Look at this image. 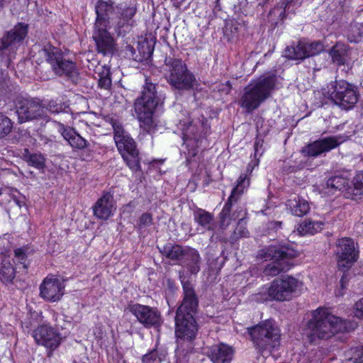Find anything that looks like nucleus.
Instances as JSON below:
<instances>
[{"label": "nucleus", "mask_w": 363, "mask_h": 363, "mask_svg": "<svg viewBox=\"0 0 363 363\" xmlns=\"http://www.w3.org/2000/svg\"><path fill=\"white\" fill-rule=\"evenodd\" d=\"M235 233H237L241 237H246L248 235V231L245 227H243L241 225V222H240L239 226H238V228H236Z\"/></svg>", "instance_id": "nucleus-44"}, {"label": "nucleus", "mask_w": 363, "mask_h": 363, "mask_svg": "<svg viewBox=\"0 0 363 363\" xmlns=\"http://www.w3.org/2000/svg\"><path fill=\"white\" fill-rule=\"evenodd\" d=\"M178 128L182 133V139L186 147L197 144L198 137L203 130L204 123L200 118H186L180 120Z\"/></svg>", "instance_id": "nucleus-18"}, {"label": "nucleus", "mask_w": 363, "mask_h": 363, "mask_svg": "<svg viewBox=\"0 0 363 363\" xmlns=\"http://www.w3.org/2000/svg\"><path fill=\"white\" fill-rule=\"evenodd\" d=\"M302 283L298 279L289 276L284 277L274 280L269 286H264L257 299L260 301H289L300 291Z\"/></svg>", "instance_id": "nucleus-6"}, {"label": "nucleus", "mask_w": 363, "mask_h": 363, "mask_svg": "<svg viewBox=\"0 0 363 363\" xmlns=\"http://www.w3.org/2000/svg\"><path fill=\"white\" fill-rule=\"evenodd\" d=\"M323 50V44L318 41L312 43L299 41L296 46L286 48L285 56L291 60H303L318 55Z\"/></svg>", "instance_id": "nucleus-19"}, {"label": "nucleus", "mask_w": 363, "mask_h": 363, "mask_svg": "<svg viewBox=\"0 0 363 363\" xmlns=\"http://www.w3.org/2000/svg\"><path fill=\"white\" fill-rule=\"evenodd\" d=\"M347 36L351 43H357L363 40V23H352L347 29Z\"/></svg>", "instance_id": "nucleus-30"}, {"label": "nucleus", "mask_w": 363, "mask_h": 363, "mask_svg": "<svg viewBox=\"0 0 363 363\" xmlns=\"http://www.w3.org/2000/svg\"><path fill=\"white\" fill-rule=\"evenodd\" d=\"M295 255L294 251L284 247H271L259 254V256L265 260H272L264 269V273L268 276H275L281 271L286 270L287 268L285 264L288 262L287 259Z\"/></svg>", "instance_id": "nucleus-10"}, {"label": "nucleus", "mask_w": 363, "mask_h": 363, "mask_svg": "<svg viewBox=\"0 0 363 363\" xmlns=\"http://www.w3.org/2000/svg\"><path fill=\"white\" fill-rule=\"evenodd\" d=\"M59 130L64 139L66 140L73 148L84 149L88 146V142L73 129L66 128L62 124H60Z\"/></svg>", "instance_id": "nucleus-26"}, {"label": "nucleus", "mask_w": 363, "mask_h": 363, "mask_svg": "<svg viewBox=\"0 0 363 363\" xmlns=\"http://www.w3.org/2000/svg\"><path fill=\"white\" fill-rule=\"evenodd\" d=\"M292 1L293 0H286V3L285 4L284 6V11L289 9V3Z\"/></svg>", "instance_id": "nucleus-50"}, {"label": "nucleus", "mask_w": 363, "mask_h": 363, "mask_svg": "<svg viewBox=\"0 0 363 363\" xmlns=\"http://www.w3.org/2000/svg\"><path fill=\"white\" fill-rule=\"evenodd\" d=\"M156 354L155 352H151L149 354H147L143 357V363H152L153 362H157Z\"/></svg>", "instance_id": "nucleus-43"}, {"label": "nucleus", "mask_w": 363, "mask_h": 363, "mask_svg": "<svg viewBox=\"0 0 363 363\" xmlns=\"http://www.w3.org/2000/svg\"><path fill=\"white\" fill-rule=\"evenodd\" d=\"M32 336L38 345L46 348L48 356L60 346L62 339L57 330L48 325H39L33 331Z\"/></svg>", "instance_id": "nucleus-15"}, {"label": "nucleus", "mask_w": 363, "mask_h": 363, "mask_svg": "<svg viewBox=\"0 0 363 363\" xmlns=\"http://www.w3.org/2000/svg\"><path fill=\"white\" fill-rule=\"evenodd\" d=\"M354 315L359 318L363 319V297L359 298L354 305Z\"/></svg>", "instance_id": "nucleus-39"}, {"label": "nucleus", "mask_w": 363, "mask_h": 363, "mask_svg": "<svg viewBox=\"0 0 363 363\" xmlns=\"http://www.w3.org/2000/svg\"><path fill=\"white\" fill-rule=\"evenodd\" d=\"M99 85L104 89H108L111 86V79L109 77H101L99 80Z\"/></svg>", "instance_id": "nucleus-41"}, {"label": "nucleus", "mask_w": 363, "mask_h": 363, "mask_svg": "<svg viewBox=\"0 0 363 363\" xmlns=\"http://www.w3.org/2000/svg\"><path fill=\"white\" fill-rule=\"evenodd\" d=\"M311 318L303 329V335L311 342L315 339H328L346 328L344 320L331 313L328 309L319 308L313 311Z\"/></svg>", "instance_id": "nucleus-2"}, {"label": "nucleus", "mask_w": 363, "mask_h": 363, "mask_svg": "<svg viewBox=\"0 0 363 363\" xmlns=\"http://www.w3.org/2000/svg\"><path fill=\"white\" fill-rule=\"evenodd\" d=\"M112 7L108 5L106 1H100L96 6V13L97 19L96 21V30L93 34V38L96 43L99 52L104 55L113 54V40L111 34L106 29L101 28L102 22L108 16V12L111 13Z\"/></svg>", "instance_id": "nucleus-7"}, {"label": "nucleus", "mask_w": 363, "mask_h": 363, "mask_svg": "<svg viewBox=\"0 0 363 363\" xmlns=\"http://www.w3.org/2000/svg\"><path fill=\"white\" fill-rule=\"evenodd\" d=\"M333 91L330 97L335 104L343 109L352 108L357 102L359 94L357 88L344 80L336 81L331 84Z\"/></svg>", "instance_id": "nucleus-13"}, {"label": "nucleus", "mask_w": 363, "mask_h": 363, "mask_svg": "<svg viewBox=\"0 0 363 363\" xmlns=\"http://www.w3.org/2000/svg\"><path fill=\"white\" fill-rule=\"evenodd\" d=\"M26 152L24 158L29 165L38 169H43L45 167V159L41 153H30L27 150Z\"/></svg>", "instance_id": "nucleus-31"}, {"label": "nucleus", "mask_w": 363, "mask_h": 363, "mask_svg": "<svg viewBox=\"0 0 363 363\" xmlns=\"http://www.w3.org/2000/svg\"><path fill=\"white\" fill-rule=\"evenodd\" d=\"M64 105L61 103H57L55 101H50L47 107L45 108V111H48L52 113H58L64 110Z\"/></svg>", "instance_id": "nucleus-37"}, {"label": "nucleus", "mask_w": 363, "mask_h": 363, "mask_svg": "<svg viewBox=\"0 0 363 363\" xmlns=\"http://www.w3.org/2000/svg\"><path fill=\"white\" fill-rule=\"evenodd\" d=\"M342 143L340 137L323 138L308 144L302 150V152L306 156L315 157L335 149Z\"/></svg>", "instance_id": "nucleus-21"}, {"label": "nucleus", "mask_w": 363, "mask_h": 363, "mask_svg": "<svg viewBox=\"0 0 363 363\" xmlns=\"http://www.w3.org/2000/svg\"><path fill=\"white\" fill-rule=\"evenodd\" d=\"M28 33V26L23 23H18L13 29L6 32L0 38V52H4L9 48H13L21 43Z\"/></svg>", "instance_id": "nucleus-22"}, {"label": "nucleus", "mask_w": 363, "mask_h": 363, "mask_svg": "<svg viewBox=\"0 0 363 363\" xmlns=\"http://www.w3.org/2000/svg\"><path fill=\"white\" fill-rule=\"evenodd\" d=\"M152 218L151 214L145 213H143L139 218L138 225L140 229L146 228L152 224Z\"/></svg>", "instance_id": "nucleus-38"}, {"label": "nucleus", "mask_w": 363, "mask_h": 363, "mask_svg": "<svg viewBox=\"0 0 363 363\" xmlns=\"http://www.w3.org/2000/svg\"><path fill=\"white\" fill-rule=\"evenodd\" d=\"M128 310L146 328L158 327L161 324V315L156 308L135 303L130 305Z\"/></svg>", "instance_id": "nucleus-17"}, {"label": "nucleus", "mask_w": 363, "mask_h": 363, "mask_svg": "<svg viewBox=\"0 0 363 363\" xmlns=\"http://www.w3.org/2000/svg\"><path fill=\"white\" fill-rule=\"evenodd\" d=\"M194 220L204 228H209L212 221V216L202 209L194 212Z\"/></svg>", "instance_id": "nucleus-32"}, {"label": "nucleus", "mask_w": 363, "mask_h": 363, "mask_svg": "<svg viewBox=\"0 0 363 363\" xmlns=\"http://www.w3.org/2000/svg\"><path fill=\"white\" fill-rule=\"evenodd\" d=\"M247 333L259 352L270 354L281 345V330L274 320L269 319L247 328Z\"/></svg>", "instance_id": "nucleus-4"}, {"label": "nucleus", "mask_w": 363, "mask_h": 363, "mask_svg": "<svg viewBox=\"0 0 363 363\" xmlns=\"http://www.w3.org/2000/svg\"><path fill=\"white\" fill-rule=\"evenodd\" d=\"M345 48L342 44H336L333 47L330 52V55L334 62L337 64L343 63V55L345 53Z\"/></svg>", "instance_id": "nucleus-35"}, {"label": "nucleus", "mask_w": 363, "mask_h": 363, "mask_svg": "<svg viewBox=\"0 0 363 363\" xmlns=\"http://www.w3.org/2000/svg\"><path fill=\"white\" fill-rule=\"evenodd\" d=\"M336 256L338 267L342 270L349 269L359 256L354 242L347 238L339 239L336 243Z\"/></svg>", "instance_id": "nucleus-16"}, {"label": "nucleus", "mask_w": 363, "mask_h": 363, "mask_svg": "<svg viewBox=\"0 0 363 363\" xmlns=\"http://www.w3.org/2000/svg\"><path fill=\"white\" fill-rule=\"evenodd\" d=\"M65 284L61 279L54 277H48L40 286V296L50 302L60 301L65 294Z\"/></svg>", "instance_id": "nucleus-20"}, {"label": "nucleus", "mask_w": 363, "mask_h": 363, "mask_svg": "<svg viewBox=\"0 0 363 363\" xmlns=\"http://www.w3.org/2000/svg\"><path fill=\"white\" fill-rule=\"evenodd\" d=\"M184 298L175 317V334L178 338L191 340L195 337L198 328L194 314L196 311L198 300L192 284L181 277Z\"/></svg>", "instance_id": "nucleus-1"}, {"label": "nucleus", "mask_w": 363, "mask_h": 363, "mask_svg": "<svg viewBox=\"0 0 363 363\" xmlns=\"http://www.w3.org/2000/svg\"><path fill=\"white\" fill-rule=\"evenodd\" d=\"M259 145L260 146L262 145L259 144V141H257V142L255 143V157L259 154Z\"/></svg>", "instance_id": "nucleus-47"}, {"label": "nucleus", "mask_w": 363, "mask_h": 363, "mask_svg": "<svg viewBox=\"0 0 363 363\" xmlns=\"http://www.w3.org/2000/svg\"><path fill=\"white\" fill-rule=\"evenodd\" d=\"M228 26H230V28L232 35H235V34H237L239 32L240 29L241 28V27L242 26L238 21H232L230 23V24L228 23L227 25V28H228Z\"/></svg>", "instance_id": "nucleus-42"}, {"label": "nucleus", "mask_w": 363, "mask_h": 363, "mask_svg": "<svg viewBox=\"0 0 363 363\" xmlns=\"http://www.w3.org/2000/svg\"><path fill=\"white\" fill-rule=\"evenodd\" d=\"M165 69L167 82L175 89H189L196 83L195 77L181 60L166 59Z\"/></svg>", "instance_id": "nucleus-8"}, {"label": "nucleus", "mask_w": 363, "mask_h": 363, "mask_svg": "<svg viewBox=\"0 0 363 363\" xmlns=\"http://www.w3.org/2000/svg\"><path fill=\"white\" fill-rule=\"evenodd\" d=\"M15 277V269L11 263L9 257H4L0 263V281L10 283Z\"/></svg>", "instance_id": "nucleus-29"}, {"label": "nucleus", "mask_w": 363, "mask_h": 363, "mask_svg": "<svg viewBox=\"0 0 363 363\" xmlns=\"http://www.w3.org/2000/svg\"><path fill=\"white\" fill-rule=\"evenodd\" d=\"M250 186V179L247 174H241L238 179L236 186L233 188L231 195L229 198L228 203H232L233 201H236L240 196H241L247 189ZM230 211L229 203H227L223 208L220 213L221 223L223 225H228L226 223L227 218Z\"/></svg>", "instance_id": "nucleus-23"}, {"label": "nucleus", "mask_w": 363, "mask_h": 363, "mask_svg": "<svg viewBox=\"0 0 363 363\" xmlns=\"http://www.w3.org/2000/svg\"><path fill=\"white\" fill-rule=\"evenodd\" d=\"M164 99L155 91V85L146 82L142 96L135 103V111L140 123V127L147 133L155 132L157 119L154 111L157 106L163 103Z\"/></svg>", "instance_id": "nucleus-3"}, {"label": "nucleus", "mask_w": 363, "mask_h": 363, "mask_svg": "<svg viewBox=\"0 0 363 363\" xmlns=\"http://www.w3.org/2000/svg\"><path fill=\"white\" fill-rule=\"evenodd\" d=\"M324 223L319 221H312L306 220L301 223L297 227V233L301 235H313L320 231L323 227Z\"/></svg>", "instance_id": "nucleus-28"}, {"label": "nucleus", "mask_w": 363, "mask_h": 363, "mask_svg": "<svg viewBox=\"0 0 363 363\" xmlns=\"http://www.w3.org/2000/svg\"><path fill=\"white\" fill-rule=\"evenodd\" d=\"M223 90L225 91L226 93H228L230 90V86L228 83L224 85V88Z\"/></svg>", "instance_id": "nucleus-49"}, {"label": "nucleus", "mask_w": 363, "mask_h": 363, "mask_svg": "<svg viewBox=\"0 0 363 363\" xmlns=\"http://www.w3.org/2000/svg\"><path fill=\"white\" fill-rule=\"evenodd\" d=\"M127 101L124 98L121 99V101H119V104H122L123 106H124L125 104H126Z\"/></svg>", "instance_id": "nucleus-51"}, {"label": "nucleus", "mask_w": 363, "mask_h": 363, "mask_svg": "<svg viewBox=\"0 0 363 363\" xmlns=\"http://www.w3.org/2000/svg\"><path fill=\"white\" fill-rule=\"evenodd\" d=\"M115 144L121 157L133 171L140 169V159L134 140L121 125L115 123Z\"/></svg>", "instance_id": "nucleus-9"}, {"label": "nucleus", "mask_w": 363, "mask_h": 363, "mask_svg": "<svg viewBox=\"0 0 363 363\" xmlns=\"http://www.w3.org/2000/svg\"><path fill=\"white\" fill-rule=\"evenodd\" d=\"M164 251L167 257L172 259H177L182 255V247L179 245L167 246L164 247Z\"/></svg>", "instance_id": "nucleus-36"}, {"label": "nucleus", "mask_w": 363, "mask_h": 363, "mask_svg": "<svg viewBox=\"0 0 363 363\" xmlns=\"http://www.w3.org/2000/svg\"><path fill=\"white\" fill-rule=\"evenodd\" d=\"M326 186L331 189L328 192L338 189L344 192L347 198L361 199L363 197V171L357 173L351 182L345 177L335 176L327 181Z\"/></svg>", "instance_id": "nucleus-11"}, {"label": "nucleus", "mask_w": 363, "mask_h": 363, "mask_svg": "<svg viewBox=\"0 0 363 363\" xmlns=\"http://www.w3.org/2000/svg\"><path fill=\"white\" fill-rule=\"evenodd\" d=\"M135 13V9L133 8H128L125 12V16L127 18H130Z\"/></svg>", "instance_id": "nucleus-46"}, {"label": "nucleus", "mask_w": 363, "mask_h": 363, "mask_svg": "<svg viewBox=\"0 0 363 363\" xmlns=\"http://www.w3.org/2000/svg\"><path fill=\"white\" fill-rule=\"evenodd\" d=\"M16 113L21 123L35 119H42L45 123L49 121L45 108L36 99H24L20 101Z\"/></svg>", "instance_id": "nucleus-14"}, {"label": "nucleus", "mask_w": 363, "mask_h": 363, "mask_svg": "<svg viewBox=\"0 0 363 363\" xmlns=\"http://www.w3.org/2000/svg\"><path fill=\"white\" fill-rule=\"evenodd\" d=\"M186 255L191 259V263L188 264V269L191 274H196L199 271V255L194 249H189L187 251Z\"/></svg>", "instance_id": "nucleus-34"}, {"label": "nucleus", "mask_w": 363, "mask_h": 363, "mask_svg": "<svg viewBox=\"0 0 363 363\" xmlns=\"http://www.w3.org/2000/svg\"><path fill=\"white\" fill-rule=\"evenodd\" d=\"M275 84V77L269 75L250 83L244 89L240 104L246 111L257 108L270 94Z\"/></svg>", "instance_id": "nucleus-5"}, {"label": "nucleus", "mask_w": 363, "mask_h": 363, "mask_svg": "<svg viewBox=\"0 0 363 363\" xmlns=\"http://www.w3.org/2000/svg\"><path fill=\"white\" fill-rule=\"evenodd\" d=\"M15 257L17 258V259L21 262V264H23V267L24 269L26 268V265L25 264L26 260V255L24 251L22 249H16L14 251Z\"/></svg>", "instance_id": "nucleus-40"}, {"label": "nucleus", "mask_w": 363, "mask_h": 363, "mask_svg": "<svg viewBox=\"0 0 363 363\" xmlns=\"http://www.w3.org/2000/svg\"><path fill=\"white\" fill-rule=\"evenodd\" d=\"M196 155V151L194 149H193L191 150H189V152H188V155L189 156H193L194 157Z\"/></svg>", "instance_id": "nucleus-48"}, {"label": "nucleus", "mask_w": 363, "mask_h": 363, "mask_svg": "<svg viewBox=\"0 0 363 363\" xmlns=\"http://www.w3.org/2000/svg\"><path fill=\"white\" fill-rule=\"evenodd\" d=\"M286 206L290 209L291 213L296 216H302L310 210L308 201L297 196L288 200Z\"/></svg>", "instance_id": "nucleus-27"}, {"label": "nucleus", "mask_w": 363, "mask_h": 363, "mask_svg": "<svg viewBox=\"0 0 363 363\" xmlns=\"http://www.w3.org/2000/svg\"><path fill=\"white\" fill-rule=\"evenodd\" d=\"M42 52L46 61L51 65L57 74H64L72 79L77 78L78 72L74 63L65 60L62 52L58 48L48 45Z\"/></svg>", "instance_id": "nucleus-12"}, {"label": "nucleus", "mask_w": 363, "mask_h": 363, "mask_svg": "<svg viewBox=\"0 0 363 363\" xmlns=\"http://www.w3.org/2000/svg\"><path fill=\"white\" fill-rule=\"evenodd\" d=\"M13 123L9 118L0 113V139L10 133Z\"/></svg>", "instance_id": "nucleus-33"}, {"label": "nucleus", "mask_w": 363, "mask_h": 363, "mask_svg": "<svg viewBox=\"0 0 363 363\" xmlns=\"http://www.w3.org/2000/svg\"><path fill=\"white\" fill-rule=\"evenodd\" d=\"M113 206V196L107 192L100 198L94 207V215L99 218L106 220L111 214Z\"/></svg>", "instance_id": "nucleus-25"}, {"label": "nucleus", "mask_w": 363, "mask_h": 363, "mask_svg": "<svg viewBox=\"0 0 363 363\" xmlns=\"http://www.w3.org/2000/svg\"><path fill=\"white\" fill-rule=\"evenodd\" d=\"M3 5V0H0V7H2Z\"/></svg>", "instance_id": "nucleus-52"}, {"label": "nucleus", "mask_w": 363, "mask_h": 363, "mask_svg": "<svg viewBox=\"0 0 363 363\" xmlns=\"http://www.w3.org/2000/svg\"><path fill=\"white\" fill-rule=\"evenodd\" d=\"M233 354V349L224 343L213 345L208 352V356L213 363H230Z\"/></svg>", "instance_id": "nucleus-24"}, {"label": "nucleus", "mask_w": 363, "mask_h": 363, "mask_svg": "<svg viewBox=\"0 0 363 363\" xmlns=\"http://www.w3.org/2000/svg\"><path fill=\"white\" fill-rule=\"evenodd\" d=\"M133 55H134V50H133V47H131L130 45H126L125 56L128 57H133Z\"/></svg>", "instance_id": "nucleus-45"}]
</instances>
